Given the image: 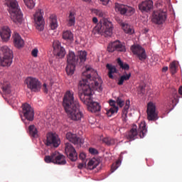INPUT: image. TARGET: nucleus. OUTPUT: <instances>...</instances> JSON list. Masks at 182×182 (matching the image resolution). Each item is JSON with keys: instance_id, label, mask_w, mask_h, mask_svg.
I'll use <instances>...</instances> for the list:
<instances>
[{"instance_id": "1", "label": "nucleus", "mask_w": 182, "mask_h": 182, "mask_svg": "<svg viewBox=\"0 0 182 182\" xmlns=\"http://www.w3.org/2000/svg\"><path fill=\"white\" fill-rule=\"evenodd\" d=\"M90 68H87L82 74V79L79 82V97L81 102L87 105V109L90 112L95 113L100 112L101 106L97 102L92 100V89L97 92H102L103 81L97 73L93 71L92 74L90 73Z\"/></svg>"}, {"instance_id": "2", "label": "nucleus", "mask_w": 182, "mask_h": 182, "mask_svg": "<svg viewBox=\"0 0 182 182\" xmlns=\"http://www.w3.org/2000/svg\"><path fill=\"white\" fill-rule=\"evenodd\" d=\"M63 107L68 117L74 121H80L84 114L80 110V105L75 99V93L73 90H67L63 98Z\"/></svg>"}, {"instance_id": "3", "label": "nucleus", "mask_w": 182, "mask_h": 182, "mask_svg": "<svg viewBox=\"0 0 182 182\" xmlns=\"http://www.w3.org/2000/svg\"><path fill=\"white\" fill-rule=\"evenodd\" d=\"M6 5L9 8L8 11L11 15V19L15 23H22L23 15L18 5V1L16 0H6Z\"/></svg>"}, {"instance_id": "4", "label": "nucleus", "mask_w": 182, "mask_h": 182, "mask_svg": "<svg viewBox=\"0 0 182 182\" xmlns=\"http://www.w3.org/2000/svg\"><path fill=\"white\" fill-rule=\"evenodd\" d=\"M148 130L145 122H141L139 124V128L136 124H132L131 130L126 134V137L128 140L132 141L136 139L138 134L141 139L145 137Z\"/></svg>"}, {"instance_id": "5", "label": "nucleus", "mask_w": 182, "mask_h": 182, "mask_svg": "<svg viewBox=\"0 0 182 182\" xmlns=\"http://www.w3.org/2000/svg\"><path fill=\"white\" fill-rule=\"evenodd\" d=\"M14 54L9 46H4L0 50V65L1 66H11L12 65Z\"/></svg>"}, {"instance_id": "6", "label": "nucleus", "mask_w": 182, "mask_h": 182, "mask_svg": "<svg viewBox=\"0 0 182 182\" xmlns=\"http://www.w3.org/2000/svg\"><path fill=\"white\" fill-rule=\"evenodd\" d=\"M44 161L46 164H56L57 165H65L67 164L65 156L58 151H53L50 155L45 156Z\"/></svg>"}, {"instance_id": "7", "label": "nucleus", "mask_w": 182, "mask_h": 182, "mask_svg": "<svg viewBox=\"0 0 182 182\" xmlns=\"http://www.w3.org/2000/svg\"><path fill=\"white\" fill-rule=\"evenodd\" d=\"M95 30L100 33H104L105 36L111 37L113 34V24L108 20H102L95 27Z\"/></svg>"}, {"instance_id": "8", "label": "nucleus", "mask_w": 182, "mask_h": 182, "mask_svg": "<svg viewBox=\"0 0 182 182\" xmlns=\"http://www.w3.org/2000/svg\"><path fill=\"white\" fill-rule=\"evenodd\" d=\"M77 54H76L74 51H69L67 55V65L65 68V70L67 74L69 75L74 74L76 65L77 64Z\"/></svg>"}, {"instance_id": "9", "label": "nucleus", "mask_w": 182, "mask_h": 182, "mask_svg": "<svg viewBox=\"0 0 182 182\" xmlns=\"http://www.w3.org/2000/svg\"><path fill=\"white\" fill-rule=\"evenodd\" d=\"M33 20L37 30H38V31H43L45 28L43 11H42V10H38L33 16Z\"/></svg>"}, {"instance_id": "10", "label": "nucleus", "mask_w": 182, "mask_h": 182, "mask_svg": "<svg viewBox=\"0 0 182 182\" xmlns=\"http://www.w3.org/2000/svg\"><path fill=\"white\" fill-rule=\"evenodd\" d=\"M114 9L115 11H117V13H120V14L125 16H133L135 13V9H133V7L124 6V4H119L118 2L115 3Z\"/></svg>"}, {"instance_id": "11", "label": "nucleus", "mask_w": 182, "mask_h": 182, "mask_svg": "<svg viewBox=\"0 0 182 182\" xmlns=\"http://www.w3.org/2000/svg\"><path fill=\"white\" fill-rule=\"evenodd\" d=\"M167 18V14L164 11H162V10H158V11H154L152 14V23H154V24H158L161 26V24H164Z\"/></svg>"}, {"instance_id": "12", "label": "nucleus", "mask_w": 182, "mask_h": 182, "mask_svg": "<svg viewBox=\"0 0 182 182\" xmlns=\"http://www.w3.org/2000/svg\"><path fill=\"white\" fill-rule=\"evenodd\" d=\"M107 51H109V53H113L114 51H120L122 53H125L127 51L125 43H122V41L119 40L113 41L108 45Z\"/></svg>"}, {"instance_id": "13", "label": "nucleus", "mask_w": 182, "mask_h": 182, "mask_svg": "<svg viewBox=\"0 0 182 182\" xmlns=\"http://www.w3.org/2000/svg\"><path fill=\"white\" fill-rule=\"evenodd\" d=\"M26 83L28 89L32 92H39L41 90V82L38 78L34 77H27Z\"/></svg>"}, {"instance_id": "14", "label": "nucleus", "mask_w": 182, "mask_h": 182, "mask_svg": "<svg viewBox=\"0 0 182 182\" xmlns=\"http://www.w3.org/2000/svg\"><path fill=\"white\" fill-rule=\"evenodd\" d=\"M65 152L68 159L72 160V162H75L77 160V153L72 143L67 142L65 144Z\"/></svg>"}, {"instance_id": "15", "label": "nucleus", "mask_w": 182, "mask_h": 182, "mask_svg": "<svg viewBox=\"0 0 182 182\" xmlns=\"http://www.w3.org/2000/svg\"><path fill=\"white\" fill-rule=\"evenodd\" d=\"M34 116V110L33 107H31V105H28V103H24V123L27 124V123L33 122Z\"/></svg>"}, {"instance_id": "16", "label": "nucleus", "mask_w": 182, "mask_h": 182, "mask_svg": "<svg viewBox=\"0 0 182 182\" xmlns=\"http://www.w3.org/2000/svg\"><path fill=\"white\" fill-rule=\"evenodd\" d=\"M131 50L134 54L137 55L138 58L141 61H144L147 58L146 50L141 47V46H132Z\"/></svg>"}, {"instance_id": "17", "label": "nucleus", "mask_w": 182, "mask_h": 182, "mask_svg": "<svg viewBox=\"0 0 182 182\" xmlns=\"http://www.w3.org/2000/svg\"><path fill=\"white\" fill-rule=\"evenodd\" d=\"M46 137V144L48 146H54V147H58V146L60 144V139L56 133H48Z\"/></svg>"}, {"instance_id": "18", "label": "nucleus", "mask_w": 182, "mask_h": 182, "mask_svg": "<svg viewBox=\"0 0 182 182\" xmlns=\"http://www.w3.org/2000/svg\"><path fill=\"white\" fill-rule=\"evenodd\" d=\"M146 113L148 120H157L159 119L158 113L156 110V105L151 102L147 105Z\"/></svg>"}, {"instance_id": "19", "label": "nucleus", "mask_w": 182, "mask_h": 182, "mask_svg": "<svg viewBox=\"0 0 182 182\" xmlns=\"http://www.w3.org/2000/svg\"><path fill=\"white\" fill-rule=\"evenodd\" d=\"M54 54H56L58 58H63L66 54L65 49L62 47L61 43L58 40L53 41V43Z\"/></svg>"}, {"instance_id": "20", "label": "nucleus", "mask_w": 182, "mask_h": 182, "mask_svg": "<svg viewBox=\"0 0 182 182\" xmlns=\"http://www.w3.org/2000/svg\"><path fill=\"white\" fill-rule=\"evenodd\" d=\"M11 33L12 31L11 28L8 26H3L1 29H0V37L1 38V41L3 42H8L11 39Z\"/></svg>"}, {"instance_id": "21", "label": "nucleus", "mask_w": 182, "mask_h": 182, "mask_svg": "<svg viewBox=\"0 0 182 182\" xmlns=\"http://www.w3.org/2000/svg\"><path fill=\"white\" fill-rule=\"evenodd\" d=\"M154 6V2L152 0H146L142 1L141 4H139V9L141 11L142 13H149V11H151Z\"/></svg>"}, {"instance_id": "22", "label": "nucleus", "mask_w": 182, "mask_h": 182, "mask_svg": "<svg viewBox=\"0 0 182 182\" xmlns=\"http://www.w3.org/2000/svg\"><path fill=\"white\" fill-rule=\"evenodd\" d=\"M66 139L69 140V141H71L74 144H83L82 139H80L77 134L74 133H71V132H68L66 134Z\"/></svg>"}, {"instance_id": "23", "label": "nucleus", "mask_w": 182, "mask_h": 182, "mask_svg": "<svg viewBox=\"0 0 182 182\" xmlns=\"http://www.w3.org/2000/svg\"><path fill=\"white\" fill-rule=\"evenodd\" d=\"M13 41L14 46L16 48H18V49H21L23 46V40L22 39V37L19 35L18 33H15L13 35Z\"/></svg>"}, {"instance_id": "24", "label": "nucleus", "mask_w": 182, "mask_h": 182, "mask_svg": "<svg viewBox=\"0 0 182 182\" xmlns=\"http://www.w3.org/2000/svg\"><path fill=\"white\" fill-rule=\"evenodd\" d=\"M87 53L85 50H81L80 51H77V60H78L77 64H80V65H82L87 60Z\"/></svg>"}, {"instance_id": "25", "label": "nucleus", "mask_w": 182, "mask_h": 182, "mask_svg": "<svg viewBox=\"0 0 182 182\" xmlns=\"http://www.w3.org/2000/svg\"><path fill=\"white\" fill-rule=\"evenodd\" d=\"M109 103L111 107L107 110V115L111 117L112 114H114V113H117L119 107L116 106V102H114V100H109Z\"/></svg>"}, {"instance_id": "26", "label": "nucleus", "mask_w": 182, "mask_h": 182, "mask_svg": "<svg viewBox=\"0 0 182 182\" xmlns=\"http://www.w3.org/2000/svg\"><path fill=\"white\" fill-rule=\"evenodd\" d=\"M67 21L68 27H73V26H75L76 14L74 11H70Z\"/></svg>"}, {"instance_id": "27", "label": "nucleus", "mask_w": 182, "mask_h": 182, "mask_svg": "<svg viewBox=\"0 0 182 182\" xmlns=\"http://www.w3.org/2000/svg\"><path fill=\"white\" fill-rule=\"evenodd\" d=\"M28 132L31 137H38V130L34 124H31L28 126Z\"/></svg>"}, {"instance_id": "28", "label": "nucleus", "mask_w": 182, "mask_h": 182, "mask_svg": "<svg viewBox=\"0 0 182 182\" xmlns=\"http://www.w3.org/2000/svg\"><path fill=\"white\" fill-rule=\"evenodd\" d=\"M129 106H130V100H127L126 105H124V107L122 109V117L123 122H127V114H128Z\"/></svg>"}, {"instance_id": "29", "label": "nucleus", "mask_w": 182, "mask_h": 182, "mask_svg": "<svg viewBox=\"0 0 182 182\" xmlns=\"http://www.w3.org/2000/svg\"><path fill=\"white\" fill-rule=\"evenodd\" d=\"M100 164V161L99 159H95V158H92V159H90V161L87 164V168L88 169H90L92 171L93 169H95L97 166H98Z\"/></svg>"}, {"instance_id": "30", "label": "nucleus", "mask_w": 182, "mask_h": 182, "mask_svg": "<svg viewBox=\"0 0 182 182\" xmlns=\"http://www.w3.org/2000/svg\"><path fill=\"white\" fill-rule=\"evenodd\" d=\"M106 67L108 69V76L109 78H114L113 74H114V73H117V68H116L115 65L107 63Z\"/></svg>"}, {"instance_id": "31", "label": "nucleus", "mask_w": 182, "mask_h": 182, "mask_svg": "<svg viewBox=\"0 0 182 182\" xmlns=\"http://www.w3.org/2000/svg\"><path fill=\"white\" fill-rule=\"evenodd\" d=\"M132 75L131 73H128V74H123L119 78L118 85L119 86H122L124 85V82H127V80H129V78Z\"/></svg>"}, {"instance_id": "32", "label": "nucleus", "mask_w": 182, "mask_h": 182, "mask_svg": "<svg viewBox=\"0 0 182 182\" xmlns=\"http://www.w3.org/2000/svg\"><path fill=\"white\" fill-rule=\"evenodd\" d=\"M63 38H64V40H66L67 41H73L74 36L72 31L67 30L66 31H64L63 33Z\"/></svg>"}, {"instance_id": "33", "label": "nucleus", "mask_w": 182, "mask_h": 182, "mask_svg": "<svg viewBox=\"0 0 182 182\" xmlns=\"http://www.w3.org/2000/svg\"><path fill=\"white\" fill-rule=\"evenodd\" d=\"M2 90L5 95H11V83L8 81H4L2 85Z\"/></svg>"}, {"instance_id": "34", "label": "nucleus", "mask_w": 182, "mask_h": 182, "mask_svg": "<svg viewBox=\"0 0 182 182\" xmlns=\"http://www.w3.org/2000/svg\"><path fill=\"white\" fill-rule=\"evenodd\" d=\"M121 26L124 31L127 34H133L134 33V30H133V27H132V26H129V24H125V23H121Z\"/></svg>"}, {"instance_id": "35", "label": "nucleus", "mask_w": 182, "mask_h": 182, "mask_svg": "<svg viewBox=\"0 0 182 182\" xmlns=\"http://www.w3.org/2000/svg\"><path fill=\"white\" fill-rule=\"evenodd\" d=\"M50 28L52 30H55L58 28V20L56 16H50Z\"/></svg>"}, {"instance_id": "36", "label": "nucleus", "mask_w": 182, "mask_h": 182, "mask_svg": "<svg viewBox=\"0 0 182 182\" xmlns=\"http://www.w3.org/2000/svg\"><path fill=\"white\" fill-rule=\"evenodd\" d=\"M117 61L119 67H121V68L124 70H129L130 67H129V65L127 64V63H123L121 58H117Z\"/></svg>"}, {"instance_id": "37", "label": "nucleus", "mask_w": 182, "mask_h": 182, "mask_svg": "<svg viewBox=\"0 0 182 182\" xmlns=\"http://www.w3.org/2000/svg\"><path fill=\"white\" fill-rule=\"evenodd\" d=\"M173 97V99H172V105L173 107H175V106H176L177 103L179 102V96L178 95L177 90H174Z\"/></svg>"}, {"instance_id": "38", "label": "nucleus", "mask_w": 182, "mask_h": 182, "mask_svg": "<svg viewBox=\"0 0 182 182\" xmlns=\"http://www.w3.org/2000/svg\"><path fill=\"white\" fill-rule=\"evenodd\" d=\"M102 141L103 143H105L108 146L114 144V143H116V140L114 139H112L111 137H104L102 139Z\"/></svg>"}, {"instance_id": "39", "label": "nucleus", "mask_w": 182, "mask_h": 182, "mask_svg": "<svg viewBox=\"0 0 182 182\" xmlns=\"http://www.w3.org/2000/svg\"><path fill=\"white\" fill-rule=\"evenodd\" d=\"M177 68L178 64L176 61H172V63H171V64L169 65V69L171 70V73H172V74H175V73H176L177 71Z\"/></svg>"}, {"instance_id": "40", "label": "nucleus", "mask_w": 182, "mask_h": 182, "mask_svg": "<svg viewBox=\"0 0 182 182\" xmlns=\"http://www.w3.org/2000/svg\"><path fill=\"white\" fill-rule=\"evenodd\" d=\"M121 163V159H118V161H117L115 164H113L111 168V172H114V171H116L119 168V166H120Z\"/></svg>"}, {"instance_id": "41", "label": "nucleus", "mask_w": 182, "mask_h": 182, "mask_svg": "<svg viewBox=\"0 0 182 182\" xmlns=\"http://www.w3.org/2000/svg\"><path fill=\"white\" fill-rule=\"evenodd\" d=\"M24 3L27 8H30V9H32V8H34L35 6V2L33 0H24Z\"/></svg>"}, {"instance_id": "42", "label": "nucleus", "mask_w": 182, "mask_h": 182, "mask_svg": "<svg viewBox=\"0 0 182 182\" xmlns=\"http://www.w3.org/2000/svg\"><path fill=\"white\" fill-rule=\"evenodd\" d=\"M92 13L98 16V17H105V13L102 10H96V9H95V10H92Z\"/></svg>"}, {"instance_id": "43", "label": "nucleus", "mask_w": 182, "mask_h": 182, "mask_svg": "<svg viewBox=\"0 0 182 182\" xmlns=\"http://www.w3.org/2000/svg\"><path fill=\"white\" fill-rule=\"evenodd\" d=\"M146 86L144 85H140L139 86V88H138V93L139 95H145L146 93V89H145Z\"/></svg>"}, {"instance_id": "44", "label": "nucleus", "mask_w": 182, "mask_h": 182, "mask_svg": "<svg viewBox=\"0 0 182 182\" xmlns=\"http://www.w3.org/2000/svg\"><path fill=\"white\" fill-rule=\"evenodd\" d=\"M50 87L49 86L47 85L46 82H43V86H42V90L44 93L48 95L49 92Z\"/></svg>"}, {"instance_id": "45", "label": "nucleus", "mask_w": 182, "mask_h": 182, "mask_svg": "<svg viewBox=\"0 0 182 182\" xmlns=\"http://www.w3.org/2000/svg\"><path fill=\"white\" fill-rule=\"evenodd\" d=\"M116 102L119 107H122V106L124 105V100H123L121 97H117Z\"/></svg>"}, {"instance_id": "46", "label": "nucleus", "mask_w": 182, "mask_h": 182, "mask_svg": "<svg viewBox=\"0 0 182 182\" xmlns=\"http://www.w3.org/2000/svg\"><path fill=\"white\" fill-rule=\"evenodd\" d=\"M89 151L91 153V154H98L99 151L97 149H95L94 147H90Z\"/></svg>"}, {"instance_id": "47", "label": "nucleus", "mask_w": 182, "mask_h": 182, "mask_svg": "<svg viewBox=\"0 0 182 182\" xmlns=\"http://www.w3.org/2000/svg\"><path fill=\"white\" fill-rule=\"evenodd\" d=\"M19 115L22 121H23V104L21 105V109L19 110Z\"/></svg>"}, {"instance_id": "48", "label": "nucleus", "mask_w": 182, "mask_h": 182, "mask_svg": "<svg viewBox=\"0 0 182 182\" xmlns=\"http://www.w3.org/2000/svg\"><path fill=\"white\" fill-rule=\"evenodd\" d=\"M31 55L33 57H38V48H33L31 51Z\"/></svg>"}, {"instance_id": "49", "label": "nucleus", "mask_w": 182, "mask_h": 182, "mask_svg": "<svg viewBox=\"0 0 182 182\" xmlns=\"http://www.w3.org/2000/svg\"><path fill=\"white\" fill-rule=\"evenodd\" d=\"M85 157L86 155L85 154H83V152H82V154H80V159H81V160H85Z\"/></svg>"}, {"instance_id": "50", "label": "nucleus", "mask_w": 182, "mask_h": 182, "mask_svg": "<svg viewBox=\"0 0 182 182\" xmlns=\"http://www.w3.org/2000/svg\"><path fill=\"white\" fill-rule=\"evenodd\" d=\"M86 164H78V168L79 169H82L84 168V166H85Z\"/></svg>"}, {"instance_id": "51", "label": "nucleus", "mask_w": 182, "mask_h": 182, "mask_svg": "<svg viewBox=\"0 0 182 182\" xmlns=\"http://www.w3.org/2000/svg\"><path fill=\"white\" fill-rule=\"evenodd\" d=\"M100 1H101L103 5H107L108 2H109V0H100Z\"/></svg>"}, {"instance_id": "52", "label": "nucleus", "mask_w": 182, "mask_h": 182, "mask_svg": "<svg viewBox=\"0 0 182 182\" xmlns=\"http://www.w3.org/2000/svg\"><path fill=\"white\" fill-rule=\"evenodd\" d=\"M92 21L94 24H97L98 23V18L97 17H93Z\"/></svg>"}, {"instance_id": "53", "label": "nucleus", "mask_w": 182, "mask_h": 182, "mask_svg": "<svg viewBox=\"0 0 182 182\" xmlns=\"http://www.w3.org/2000/svg\"><path fill=\"white\" fill-rule=\"evenodd\" d=\"M178 93H179V95H181L182 96V86H181V87H179Z\"/></svg>"}, {"instance_id": "54", "label": "nucleus", "mask_w": 182, "mask_h": 182, "mask_svg": "<svg viewBox=\"0 0 182 182\" xmlns=\"http://www.w3.org/2000/svg\"><path fill=\"white\" fill-rule=\"evenodd\" d=\"M168 70V67L166 66V67H163L162 68V71H167Z\"/></svg>"}, {"instance_id": "55", "label": "nucleus", "mask_w": 182, "mask_h": 182, "mask_svg": "<svg viewBox=\"0 0 182 182\" xmlns=\"http://www.w3.org/2000/svg\"><path fill=\"white\" fill-rule=\"evenodd\" d=\"M82 1H85L86 2H90V1L92 0H82Z\"/></svg>"}, {"instance_id": "56", "label": "nucleus", "mask_w": 182, "mask_h": 182, "mask_svg": "<svg viewBox=\"0 0 182 182\" xmlns=\"http://www.w3.org/2000/svg\"><path fill=\"white\" fill-rule=\"evenodd\" d=\"M50 86H53V82H50Z\"/></svg>"}]
</instances>
